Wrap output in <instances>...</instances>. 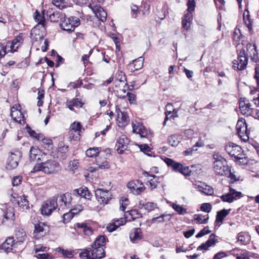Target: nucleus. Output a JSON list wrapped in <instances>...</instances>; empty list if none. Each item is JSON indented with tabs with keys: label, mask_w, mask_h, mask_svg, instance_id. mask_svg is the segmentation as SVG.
<instances>
[{
	"label": "nucleus",
	"mask_w": 259,
	"mask_h": 259,
	"mask_svg": "<svg viewBox=\"0 0 259 259\" xmlns=\"http://www.w3.org/2000/svg\"><path fill=\"white\" fill-rule=\"evenodd\" d=\"M81 257H86L87 259H100L105 256V253L103 247L101 246H93L84 249L79 253Z\"/></svg>",
	"instance_id": "obj_5"
},
{
	"label": "nucleus",
	"mask_w": 259,
	"mask_h": 259,
	"mask_svg": "<svg viewBox=\"0 0 259 259\" xmlns=\"http://www.w3.org/2000/svg\"><path fill=\"white\" fill-rule=\"evenodd\" d=\"M73 194L74 195L79 196L82 198H84L89 200L91 199L92 196L91 193L85 187H81L79 189L74 190L73 191Z\"/></svg>",
	"instance_id": "obj_27"
},
{
	"label": "nucleus",
	"mask_w": 259,
	"mask_h": 259,
	"mask_svg": "<svg viewBox=\"0 0 259 259\" xmlns=\"http://www.w3.org/2000/svg\"><path fill=\"white\" fill-rule=\"evenodd\" d=\"M57 206V198L54 196L44 202L41 208V214L43 215L49 216Z\"/></svg>",
	"instance_id": "obj_9"
},
{
	"label": "nucleus",
	"mask_w": 259,
	"mask_h": 259,
	"mask_svg": "<svg viewBox=\"0 0 259 259\" xmlns=\"http://www.w3.org/2000/svg\"><path fill=\"white\" fill-rule=\"evenodd\" d=\"M200 209L203 211L209 212L211 210V206L209 203H203L201 204Z\"/></svg>",
	"instance_id": "obj_58"
},
{
	"label": "nucleus",
	"mask_w": 259,
	"mask_h": 259,
	"mask_svg": "<svg viewBox=\"0 0 259 259\" xmlns=\"http://www.w3.org/2000/svg\"><path fill=\"white\" fill-rule=\"evenodd\" d=\"M145 176L152 177V179H150L148 181L149 187L151 190H153L157 188L160 184V178L155 176V175H149L148 172L145 171L144 172Z\"/></svg>",
	"instance_id": "obj_30"
},
{
	"label": "nucleus",
	"mask_w": 259,
	"mask_h": 259,
	"mask_svg": "<svg viewBox=\"0 0 259 259\" xmlns=\"http://www.w3.org/2000/svg\"><path fill=\"white\" fill-rule=\"evenodd\" d=\"M15 244V240L13 237H9L0 245V252H4L9 253L13 249V247Z\"/></svg>",
	"instance_id": "obj_22"
},
{
	"label": "nucleus",
	"mask_w": 259,
	"mask_h": 259,
	"mask_svg": "<svg viewBox=\"0 0 259 259\" xmlns=\"http://www.w3.org/2000/svg\"><path fill=\"white\" fill-rule=\"evenodd\" d=\"M63 20L60 23V27L66 31H73L75 28L80 25V20L76 17H70L66 18L64 16L63 18Z\"/></svg>",
	"instance_id": "obj_8"
},
{
	"label": "nucleus",
	"mask_w": 259,
	"mask_h": 259,
	"mask_svg": "<svg viewBox=\"0 0 259 259\" xmlns=\"http://www.w3.org/2000/svg\"><path fill=\"white\" fill-rule=\"evenodd\" d=\"M128 214L131 215V219H129V221H134L137 218H141L142 217L141 214L136 209L131 210V211H127L125 214V218H128Z\"/></svg>",
	"instance_id": "obj_41"
},
{
	"label": "nucleus",
	"mask_w": 259,
	"mask_h": 259,
	"mask_svg": "<svg viewBox=\"0 0 259 259\" xmlns=\"http://www.w3.org/2000/svg\"><path fill=\"white\" fill-rule=\"evenodd\" d=\"M251 104L245 102L244 99H240L239 101V108L241 113L246 116H251L253 114V109L251 107Z\"/></svg>",
	"instance_id": "obj_18"
},
{
	"label": "nucleus",
	"mask_w": 259,
	"mask_h": 259,
	"mask_svg": "<svg viewBox=\"0 0 259 259\" xmlns=\"http://www.w3.org/2000/svg\"><path fill=\"white\" fill-rule=\"evenodd\" d=\"M243 197L241 192L237 191L235 189L229 187V191L226 194L222 195L220 198L223 202L229 203Z\"/></svg>",
	"instance_id": "obj_11"
},
{
	"label": "nucleus",
	"mask_w": 259,
	"mask_h": 259,
	"mask_svg": "<svg viewBox=\"0 0 259 259\" xmlns=\"http://www.w3.org/2000/svg\"><path fill=\"white\" fill-rule=\"evenodd\" d=\"M116 111L117 114V121L119 126L124 127L130 121L128 116L126 113L121 112L117 107L116 108Z\"/></svg>",
	"instance_id": "obj_25"
},
{
	"label": "nucleus",
	"mask_w": 259,
	"mask_h": 259,
	"mask_svg": "<svg viewBox=\"0 0 259 259\" xmlns=\"http://www.w3.org/2000/svg\"><path fill=\"white\" fill-rule=\"evenodd\" d=\"M101 148L99 147L90 148L85 152V154L89 157L97 156L99 153Z\"/></svg>",
	"instance_id": "obj_43"
},
{
	"label": "nucleus",
	"mask_w": 259,
	"mask_h": 259,
	"mask_svg": "<svg viewBox=\"0 0 259 259\" xmlns=\"http://www.w3.org/2000/svg\"><path fill=\"white\" fill-rule=\"evenodd\" d=\"M172 208L177 211L179 214L183 215L187 213V209L180 205L176 203H172L171 205Z\"/></svg>",
	"instance_id": "obj_47"
},
{
	"label": "nucleus",
	"mask_w": 259,
	"mask_h": 259,
	"mask_svg": "<svg viewBox=\"0 0 259 259\" xmlns=\"http://www.w3.org/2000/svg\"><path fill=\"white\" fill-rule=\"evenodd\" d=\"M217 242V240L215 239V236L213 234H211L209 237L207 241L200 245L198 248L197 250H206L208 249L209 247L214 246Z\"/></svg>",
	"instance_id": "obj_29"
},
{
	"label": "nucleus",
	"mask_w": 259,
	"mask_h": 259,
	"mask_svg": "<svg viewBox=\"0 0 259 259\" xmlns=\"http://www.w3.org/2000/svg\"><path fill=\"white\" fill-rule=\"evenodd\" d=\"M49 231V227L45 223L39 222L35 225L33 232L34 237L39 239L45 236Z\"/></svg>",
	"instance_id": "obj_16"
},
{
	"label": "nucleus",
	"mask_w": 259,
	"mask_h": 259,
	"mask_svg": "<svg viewBox=\"0 0 259 259\" xmlns=\"http://www.w3.org/2000/svg\"><path fill=\"white\" fill-rule=\"evenodd\" d=\"M227 254L224 251H220L214 255L212 259H222L227 256Z\"/></svg>",
	"instance_id": "obj_64"
},
{
	"label": "nucleus",
	"mask_w": 259,
	"mask_h": 259,
	"mask_svg": "<svg viewBox=\"0 0 259 259\" xmlns=\"http://www.w3.org/2000/svg\"><path fill=\"white\" fill-rule=\"evenodd\" d=\"M141 208H143L148 212L154 210L155 208H158L156 203L154 202H147L143 203H140Z\"/></svg>",
	"instance_id": "obj_40"
},
{
	"label": "nucleus",
	"mask_w": 259,
	"mask_h": 259,
	"mask_svg": "<svg viewBox=\"0 0 259 259\" xmlns=\"http://www.w3.org/2000/svg\"><path fill=\"white\" fill-rule=\"evenodd\" d=\"M213 157V168L215 174L220 176H227L230 171V167L228 165L225 159L218 153L214 154Z\"/></svg>",
	"instance_id": "obj_4"
},
{
	"label": "nucleus",
	"mask_w": 259,
	"mask_h": 259,
	"mask_svg": "<svg viewBox=\"0 0 259 259\" xmlns=\"http://www.w3.org/2000/svg\"><path fill=\"white\" fill-rule=\"evenodd\" d=\"M225 149L230 156L234 158L235 161H238L242 165H245L247 163V159L245 157L242 148L240 146L231 143L226 145Z\"/></svg>",
	"instance_id": "obj_3"
},
{
	"label": "nucleus",
	"mask_w": 259,
	"mask_h": 259,
	"mask_svg": "<svg viewBox=\"0 0 259 259\" xmlns=\"http://www.w3.org/2000/svg\"><path fill=\"white\" fill-rule=\"evenodd\" d=\"M210 232V231L209 230L208 227H205L196 235V237H202L205 235L209 234Z\"/></svg>",
	"instance_id": "obj_57"
},
{
	"label": "nucleus",
	"mask_w": 259,
	"mask_h": 259,
	"mask_svg": "<svg viewBox=\"0 0 259 259\" xmlns=\"http://www.w3.org/2000/svg\"><path fill=\"white\" fill-rule=\"evenodd\" d=\"M23 42V38L22 35L17 36L12 41L8 42L5 46L0 44V58L3 57L6 54V49L12 53L17 51Z\"/></svg>",
	"instance_id": "obj_6"
},
{
	"label": "nucleus",
	"mask_w": 259,
	"mask_h": 259,
	"mask_svg": "<svg viewBox=\"0 0 259 259\" xmlns=\"http://www.w3.org/2000/svg\"><path fill=\"white\" fill-rule=\"evenodd\" d=\"M35 256L38 259H52V256L49 253H37Z\"/></svg>",
	"instance_id": "obj_59"
},
{
	"label": "nucleus",
	"mask_w": 259,
	"mask_h": 259,
	"mask_svg": "<svg viewBox=\"0 0 259 259\" xmlns=\"http://www.w3.org/2000/svg\"><path fill=\"white\" fill-rule=\"evenodd\" d=\"M243 19L246 26L249 30H250L251 29L252 21L250 19L249 15L248 14V12H247V14L246 15H245V13H244Z\"/></svg>",
	"instance_id": "obj_55"
},
{
	"label": "nucleus",
	"mask_w": 259,
	"mask_h": 259,
	"mask_svg": "<svg viewBox=\"0 0 259 259\" xmlns=\"http://www.w3.org/2000/svg\"><path fill=\"white\" fill-rule=\"evenodd\" d=\"M56 197L57 198V201L58 200L59 202L61 203L60 206L62 208H64V207H69L72 200L70 193H66L60 195H57Z\"/></svg>",
	"instance_id": "obj_24"
},
{
	"label": "nucleus",
	"mask_w": 259,
	"mask_h": 259,
	"mask_svg": "<svg viewBox=\"0 0 259 259\" xmlns=\"http://www.w3.org/2000/svg\"><path fill=\"white\" fill-rule=\"evenodd\" d=\"M127 186L134 195H139L145 190V187L140 181L136 180L128 183Z\"/></svg>",
	"instance_id": "obj_15"
},
{
	"label": "nucleus",
	"mask_w": 259,
	"mask_h": 259,
	"mask_svg": "<svg viewBox=\"0 0 259 259\" xmlns=\"http://www.w3.org/2000/svg\"><path fill=\"white\" fill-rule=\"evenodd\" d=\"M231 210V209H223L220 211H218L216 215L215 223H222L224 218L229 214Z\"/></svg>",
	"instance_id": "obj_35"
},
{
	"label": "nucleus",
	"mask_w": 259,
	"mask_h": 259,
	"mask_svg": "<svg viewBox=\"0 0 259 259\" xmlns=\"http://www.w3.org/2000/svg\"><path fill=\"white\" fill-rule=\"evenodd\" d=\"M194 188L199 192H201L205 195H211L213 193V188L204 183H202L201 182H199L194 184Z\"/></svg>",
	"instance_id": "obj_26"
},
{
	"label": "nucleus",
	"mask_w": 259,
	"mask_h": 259,
	"mask_svg": "<svg viewBox=\"0 0 259 259\" xmlns=\"http://www.w3.org/2000/svg\"><path fill=\"white\" fill-rule=\"evenodd\" d=\"M189 13L185 14L182 18V26L186 30H188L191 26L192 20L191 13L194 11L195 7V0H188L187 3Z\"/></svg>",
	"instance_id": "obj_10"
},
{
	"label": "nucleus",
	"mask_w": 259,
	"mask_h": 259,
	"mask_svg": "<svg viewBox=\"0 0 259 259\" xmlns=\"http://www.w3.org/2000/svg\"><path fill=\"white\" fill-rule=\"evenodd\" d=\"M249 252L246 250H241L240 254L236 255V259H250Z\"/></svg>",
	"instance_id": "obj_54"
},
{
	"label": "nucleus",
	"mask_w": 259,
	"mask_h": 259,
	"mask_svg": "<svg viewBox=\"0 0 259 259\" xmlns=\"http://www.w3.org/2000/svg\"><path fill=\"white\" fill-rule=\"evenodd\" d=\"M34 19L36 21L39 22L38 24L42 25L44 27H45V18L43 17H41L40 14L38 13L37 11L35 12L34 13Z\"/></svg>",
	"instance_id": "obj_53"
},
{
	"label": "nucleus",
	"mask_w": 259,
	"mask_h": 259,
	"mask_svg": "<svg viewBox=\"0 0 259 259\" xmlns=\"http://www.w3.org/2000/svg\"><path fill=\"white\" fill-rule=\"evenodd\" d=\"M130 203L129 200L127 198L122 197L120 200V207L119 209L121 211H125V209Z\"/></svg>",
	"instance_id": "obj_50"
},
{
	"label": "nucleus",
	"mask_w": 259,
	"mask_h": 259,
	"mask_svg": "<svg viewBox=\"0 0 259 259\" xmlns=\"http://www.w3.org/2000/svg\"><path fill=\"white\" fill-rule=\"evenodd\" d=\"M140 11L138 9L137 6H133L132 7V15L134 18H137L138 14H140Z\"/></svg>",
	"instance_id": "obj_60"
},
{
	"label": "nucleus",
	"mask_w": 259,
	"mask_h": 259,
	"mask_svg": "<svg viewBox=\"0 0 259 259\" xmlns=\"http://www.w3.org/2000/svg\"><path fill=\"white\" fill-rule=\"evenodd\" d=\"M27 132L31 137H32L38 140H40L42 138V135L37 134L34 131L32 130L30 127H27Z\"/></svg>",
	"instance_id": "obj_51"
},
{
	"label": "nucleus",
	"mask_w": 259,
	"mask_h": 259,
	"mask_svg": "<svg viewBox=\"0 0 259 259\" xmlns=\"http://www.w3.org/2000/svg\"><path fill=\"white\" fill-rule=\"evenodd\" d=\"M22 152L18 149H13L9 153L6 162V168L7 170L16 169L21 160Z\"/></svg>",
	"instance_id": "obj_7"
},
{
	"label": "nucleus",
	"mask_w": 259,
	"mask_h": 259,
	"mask_svg": "<svg viewBox=\"0 0 259 259\" xmlns=\"http://www.w3.org/2000/svg\"><path fill=\"white\" fill-rule=\"evenodd\" d=\"M182 140L180 135L174 134L169 136L168 138V143L172 147H176L178 145Z\"/></svg>",
	"instance_id": "obj_38"
},
{
	"label": "nucleus",
	"mask_w": 259,
	"mask_h": 259,
	"mask_svg": "<svg viewBox=\"0 0 259 259\" xmlns=\"http://www.w3.org/2000/svg\"><path fill=\"white\" fill-rule=\"evenodd\" d=\"M251 52L253 55L256 53V48L255 45L248 44L246 46V51L244 49L240 50L237 60L233 61V67L238 70H243L247 64L249 55L251 56Z\"/></svg>",
	"instance_id": "obj_1"
},
{
	"label": "nucleus",
	"mask_w": 259,
	"mask_h": 259,
	"mask_svg": "<svg viewBox=\"0 0 259 259\" xmlns=\"http://www.w3.org/2000/svg\"><path fill=\"white\" fill-rule=\"evenodd\" d=\"M14 210L13 207H9L3 212V219H2V223L9 225L13 224L14 221Z\"/></svg>",
	"instance_id": "obj_20"
},
{
	"label": "nucleus",
	"mask_w": 259,
	"mask_h": 259,
	"mask_svg": "<svg viewBox=\"0 0 259 259\" xmlns=\"http://www.w3.org/2000/svg\"><path fill=\"white\" fill-rule=\"evenodd\" d=\"M47 15L49 17L50 21L53 22H57L60 20H62L64 17V15L57 11H53L52 10L47 11Z\"/></svg>",
	"instance_id": "obj_31"
},
{
	"label": "nucleus",
	"mask_w": 259,
	"mask_h": 259,
	"mask_svg": "<svg viewBox=\"0 0 259 259\" xmlns=\"http://www.w3.org/2000/svg\"><path fill=\"white\" fill-rule=\"evenodd\" d=\"M15 236L17 240V242L22 243L26 239V234L23 229L18 228L16 231Z\"/></svg>",
	"instance_id": "obj_39"
},
{
	"label": "nucleus",
	"mask_w": 259,
	"mask_h": 259,
	"mask_svg": "<svg viewBox=\"0 0 259 259\" xmlns=\"http://www.w3.org/2000/svg\"><path fill=\"white\" fill-rule=\"evenodd\" d=\"M22 177L20 176L14 177L12 180V184L14 186L19 185L22 182Z\"/></svg>",
	"instance_id": "obj_62"
},
{
	"label": "nucleus",
	"mask_w": 259,
	"mask_h": 259,
	"mask_svg": "<svg viewBox=\"0 0 259 259\" xmlns=\"http://www.w3.org/2000/svg\"><path fill=\"white\" fill-rule=\"evenodd\" d=\"M129 140L125 135H122L117 140L116 147L119 154H122L127 148Z\"/></svg>",
	"instance_id": "obj_21"
},
{
	"label": "nucleus",
	"mask_w": 259,
	"mask_h": 259,
	"mask_svg": "<svg viewBox=\"0 0 259 259\" xmlns=\"http://www.w3.org/2000/svg\"><path fill=\"white\" fill-rule=\"evenodd\" d=\"M66 106L70 110L73 111L74 107L81 108L84 104V102L78 98H73L71 100H67L65 103Z\"/></svg>",
	"instance_id": "obj_28"
},
{
	"label": "nucleus",
	"mask_w": 259,
	"mask_h": 259,
	"mask_svg": "<svg viewBox=\"0 0 259 259\" xmlns=\"http://www.w3.org/2000/svg\"><path fill=\"white\" fill-rule=\"evenodd\" d=\"M95 196L98 202L103 205L107 204L111 199V193L108 190L97 189L95 191Z\"/></svg>",
	"instance_id": "obj_13"
},
{
	"label": "nucleus",
	"mask_w": 259,
	"mask_h": 259,
	"mask_svg": "<svg viewBox=\"0 0 259 259\" xmlns=\"http://www.w3.org/2000/svg\"><path fill=\"white\" fill-rule=\"evenodd\" d=\"M78 161L77 160H74L71 161L69 163V167L70 170L72 171H74L75 169H76L78 166Z\"/></svg>",
	"instance_id": "obj_61"
},
{
	"label": "nucleus",
	"mask_w": 259,
	"mask_h": 259,
	"mask_svg": "<svg viewBox=\"0 0 259 259\" xmlns=\"http://www.w3.org/2000/svg\"><path fill=\"white\" fill-rule=\"evenodd\" d=\"M27 196L25 195H23L22 196L18 198L17 200V204L19 207L22 208L23 209H27L29 208V202L27 199Z\"/></svg>",
	"instance_id": "obj_37"
},
{
	"label": "nucleus",
	"mask_w": 259,
	"mask_h": 259,
	"mask_svg": "<svg viewBox=\"0 0 259 259\" xmlns=\"http://www.w3.org/2000/svg\"><path fill=\"white\" fill-rule=\"evenodd\" d=\"M130 238L133 243H137L142 238V232L140 228H134L130 232Z\"/></svg>",
	"instance_id": "obj_32"
},
{
	"label": "nucleus",
	"mask_w": 259,
	"mask_h": 259,
	"mask_svg": "<svg viewBox=\"0 0 259 259\" xmlns=\"http://www.w3.org/2000/svg\"><path fill=\"white\" fill-rule=\"evenodd\" d=\"M133 132L134 133L139 134L141 137L144 138L147 136L148 133V130L145 128L142 123L137 121L132 122Z\"/></svg>",
	"instance_id": "obj_19"
},
{
	"label": "nucleus",
	"mask_w": 259,
	"mask_h": 259,
	"mask_svg": "<svg viewBox=\"0 0 259 259\" xmlns=\"http://www.w3.org/2000/svg\"><path fill=\"white\" fill-rule=\"evenodd\" d=\"M76 227L81 229V231L85 235L90 236L93 233V230L92 228L88 225L87 223H77Z\"/></svg>",
	"instance_id": "obj_34"
},
{
	"label": "nucleus",
	"mask_w": 259,
	"mask_h": 259,
	"mask_svg": "<svg viewBox=\"0 0 259 259\" xmlns=\"http://www.w3.org/2000/svg\"><path fill=\"white\" fill-rule=\"evenodd\" d=\"M164 162L168 166L171 167V168L176 171H179L180 172L183 165L180 163L177 162L172 159L169 158H165Z\"/></svg>",
	"instance_id": "obj_33"
},
{
	"label": "nucleus",
	"mask_w": 259,
	"mask_h": 259,
	"mask_svg": "<svg viewBox=\"0 0 259 259\" xmlns=\"http://www.w3.org/2000/svg\"><path fill=\"white\" fill-rule=\"evenodd\" d=\"M84 129L82 128L81 124L79 122H74L72 123L70 127V131H71V134L72 132H74L77 134V137H80V134L82 131Z\"/></svg>",
	"instance_id": "obj_36"
},
{
	"label": "nucleus",
	"mask_w": 259,
	"mask_h": 259,
	"mask_svg": "<svg viewBox=\"0 0 259 259\" xmlns=\"http://www.w3.org/2000/svg\"><path fill=\"white\" fill-rule=\"evenodd\" d=\"M236 129L238 136L243 141H247L248 140L249 132L247 130V125L244 119L241 118L238 120Z\"/></svg>",
	"instance_id": "obj_12"
},
{
	"label": "nucleus",
	"mask_w": 259,
	"mask_h": 259,
	"mask_svg": "<svg viewBox=\"0 0 259 259\" xmlns=\"http://www.w3.org/2000/svg\"><path fill=\"white\" fill-rule=\"evenodd\" d=\"M89 7L92 9L96 16L101 21L104 22L107 19V13L98 5L90 4Z\"/></svg>",
	"instance_id": "obj_17"
},
{
	"label": "nucleus",
	"mask_w": 259,
	"mask_h": 259,
	"mask_svg": "<svg viewBox=\"0 0 259 259\" xmlns=\"http://www.w3.org/2000/svg\"><path fill=\"white\" fill-rule=\"evenodd\" d=\"M97 165L100 169H108L110 167L109 163L105 159L101 160L98 159L96 160Z\"/></svg>",
	"instance_id": "obj_49"
},
{
	"label": "nucleus",
	"mask_w": 259,
	"mask_h": 259,
	"mask_svg": "<svg viewBox=\"0 0 259 259\" xmlns=\"http://www.w3.org/2000/svg\"><path fill=\"white\" fill-rule=\"evenodd\" d=\"M30 159L32 161H42L45 160L46 154L41 153V151L36 147H32L29 152Z\"/></svg>",
	"instance_id": "obj_23"
},
{
	"label": "nucleus",
	"mask_w": 259,
	"mask_h": 259,
	"mask_svg": "<svg viewBox=\"0 0 259 259\" xmlns=\"http://www.w3.org/2000/svg\"><path fill=\"white\" fill-rule=\"evenodd\" d=\"M228 177L231 180V183H234L239 180V176L236 174V172L232 171L230 169V171L228 174Z\"/></svg>",
	"instance_id": "obj_56"
},
{
	"label": "nucleus",
	"mask_w": 259,
	"mask_h": 259,
	"mask_svg": "<svg viewBox=\"0 0 259 259\" xmlns=\"http://www.w3.org/2000/svg\"><path fill=\"white\" fill-rule=\"evenodd\" d=\"M106 241V239L104 236H100L98 237H97L94 244L93 246H101L103 247V246L105 245Z\"/></svg>",
	"instance_id": "obj_45"
},
{
	"label": "nucleus",
	"mask_w": 259,
	"mask_h": 259,
	"mask_svg": "<svg viewBox=\"0 0 259 259\" xmlns=\"http://www.w3.org/2000/svg\"><path fill=\"white\" fill-rule=\"evenodd\" d=\"M144 58L143 57H140L133 61L134 67L136 70H138L142 68L144 63Z\"/></svg>",
	"instance_id": "obj_46"
},
{
	"label": "nucleus",
	"mask_w": 259,
	"mask_h": 259,
	"mask_svg": "<svg viewBox=\"0 0 259 259\" xmlns=\"http://www.w3.org/2000/svg\"><path fill=\"white\" fill-rule=\"evenodd\" d=\"M58 252H60L63 256L67 258H72L73 256V252L71 250L64 249L61 247L56 249Z\"/></svg>",
	"instance_id": "obj_48"
},
{
	"label": "nucleus",
	"mask_w": 259,
	"mask_h": 259,
	"mask_svg": "<svg viewBox=\"0 0 259 259\" xmlns=\"http://www.w3.org/2000/svg\"><path fill=\"white\" fill-rule=\"evenodd\" d=\"M209 216L208 214L203 215L198 214L195 215L194 220L199 224H206L208 222Z\"/></svg>",
	"instance_id": "obj_44"
},
{
	"label": "nucleus",
	"mask_w": 259,
	"mask_h": 259,
	"mask_svg": "<svg viewBox=\"0 0 259 259\" xmlns=\"http://www.w3.org/2000/svg\"><path fill=\"white\" fill-rule=\"evenodd\" d=\"M52 4L60 9H63L66 6L65 0H52Z\"/></svg>",
	"instance_id": "obj_52"
},
{
	"label": "nucleus",
	"mask_w": 259,
	"mask_h": 259,
	"mask_svg": "<svg viewBox=\"0 0 259 259\" xmlns=\"http://www.w3.org/2000/svg\"><path fill=\"white\" fill-rule=\"evenodd\" d=\"M60 170L59 163L53 160L36 163L33 167L31 172L42 171L47 174H55Z\"/></svg>",
	"instance_id": "obj_2"
},
{
	"label": "nucleus",
	"mask_w": 259,
	"mask_h": 259,
	"mask_svg": "<svg viewBox=\"0 0 259 259\" xmlns=\"http://www.w3.org/2000/svg\"><path fill=\"white\" fill-rule=\"evenodd\" d=\"M170 215L168 214H162L159 217L153 218L152 222L155 223H163L166 221H169Z\"/></svg>",
	"instance_id": "obj_42"
},
{
	"label": "nucleus",
	"mask_w": 259,
	"mask_h": 259,
	"mask_svg": "<svg viewBox=\"0 0 259 259\" xmlns=\"http://www.w3.org/2000/svg\"><path fill=\"white\" fill-rule=\"evenodd\" d=\"M114 223L116 225V226L118 228L120 226L123 225L125 223V219L123 218H120L116 220H113Z\"/></svg>",
	"instance_id": "obj_63"
},
{
	"label": "nucleus",
	"mask_w": 259,
	"mask_h": 259,
	"mask_svg": "<svg viewBox=\"0 0 259 259\" xmlns=\"http://www.w3.org/2000/svg\"><path fill=\"white\" fill-rule=\"evenodd\" d=\"M11 116L14 120L19 123L24 124L25 123L24 114L22 112L19 104L16 105L11 108Z\"/></svg>",
	"instance_id": "obj_14"
}]
</instances>
